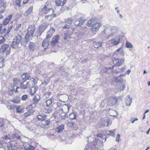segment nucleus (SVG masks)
I'll list each match as a JSON object with an SVG mask.
<instances>
[{
	"label": "nucleus",
	"instance_id": "nucleus-62",
	"mask_svg": "<svg viewBox=\"0 0 150 150\" xmlns=\"http://www.w3.org/2000/svg\"><path fill=\"white\" fill-rule=\"evenodd\" d=\"M8 150H14V149L13 148V146L11 145L9 146L8 145Z\"/></svg>",
	"mask_w": 150,
	"mask_h": 150
},
{
	"label": "nucleus",
	"instance_id": "nucleus-52",
	"mask_svg": "<svg viewBox=\"0 0 150 150\" xmlns=\"http://www.w3.org/2000/svg\"><path fill=\"white\" fill-rule=\"evenodd\" d=\"M28 98V96L27 95H24L22 96L21 100H26Z\"/></svg>",
	"mask_w": 150,
	"mask_h": 150
},
{
	"label": "nucleus",
	"instance_id": "nucleus-54",
	"mask_svg": "<svg viewBox=\"0 0 150 150\" xmlns=\"http://www.w3.org/2000/svg\"><path fill=\"white\" fill-rule=\"evenodd\" d=\"M25 75L26 80L28 79L31 77V75L28 73H25Z\"/></svg>",
	"mask_w": 150,
	"mask_h": 150
},
{
	"label": "nucleus",
	"instance_id": "nucleus-59",
	"mask_svg": "<svg viewBox=\"0 0 150 150\" xmlns=\"http://www.w3.org/2000/svg\"><path fill=\"white\" fill-rule=\"evenodd\" d=\"M4 38L2 37L0 38V45L4 41Z\"/></svg>",
	"mask_w": 150,
	"mask_h": 150
},
{
	"label": "nucleus",
	"instance_id": "nucleus-44",
	"mask_svg": "<svg viewBox=\"0 0 150 150\" xmlns=\"http://www.w3.org/2000/svg\"><path fill=\"white\" fill-rule=\"evenodd\" d=\"M76 115L75 113H71L69 115V117L71 120H73L76 118Z\"/></svg>",
	"mask_w": 150,
	"mask_h": 150
},
{
	"label": "nucleus",
	"instance_id": "nucleus-8",
	"mask_svg": "<svg viewBox=\"0 0 150 150\" xmlns=\"http://www.w3.org/2000/svg\"><path fill=\"white\" fill-rule=\"evenodd\" d=\"M19 88L17 86L14 85L13 87L9 88L8 89V93L10 96L13 95V93L18 92L17 90Z\"/></svg>",
	"mask_w": 150,
	"mask_h": 150
},
{
	"label": "nucleus",
	"instance_id": "nucleus-28",
	"mask_svg": "<svg viewBox=\"0 0 150 150\" xmlns=\"http://www.w3.org/2000/svg\"><path fill=\"white\" fill-rule=\"evenodd\" d=\"M103 42H93V45L95 48H98L102 45Z\"/></svg>",
	"mask_w": 150,
	"mask_h": 150
},
{
	"label": "nucleus",
	"instance_id": "nucleus-60",
	"mask_svg": "<svg viewBox=\"0 0 150 150\" xmlns=\"http://www.w3.org/2000/svg\"><path fill=\"white\" fill-rule=\"evenodd\" d=\"M52 13V14H51V17L52 18V19L54 17H56V15L55 13H52L51 12H50Z\"/></svg>",
	"mask_w": 150,
	"mask_h": 150
},
{
	"label": "nucleus",
	"instance_id": "nucleus-40",
	"mask_svg": "<svg viewBox=\"0 0 150 150\" xmlns=\"http://www.w3.org/2000/svg\"><path fill=\"white\" fill-rule=\"evenodd\" d=\"M28 82H30L31 83H30V84L31 86L32 85H35V84L36 83H37V82L36 81V80L33 78H31L30 79V80Z\"/></svg>",
	"mask_w": 150,
	"mask_h": 150
},
{
	"label": "nucleus",
	"instance_id": "nucleus-2",
	"mask_svg": "<svg viewBox=\"0 0 150 150\" xmlns=\"http://www.w3.org/2000/svg\"><path fill=\"white\" fill-rule=\"evenodd\" d=\"M96 20L95 18H92L86 23L88 27H90L92 24L91 32L93 34H96L101 25L100 23L96 22Z\"/></svg>",
	"mask_w": 150,
	"mask_h": 150
},
{
	"label": "nucleus",
	"instance_id": "nucleus-43",
	"mask_svg": "<svg viewBox=\"0 0 150 150\" xmlns=\"http://www.w3.org/2000/svg\"><path fill=\"white\" fill-rule=\"evenodd\" d=\"M43 111L46 113L49 114L52 111V110L50 108H45L43 109Z\"/></svg>",
	"mask_w": 150,
	"mask_h": 150
},
{
	"label": "nucleus",
	"instance_id": "nucleus-27",
	"mask_svg": "<svg viewBox=\"0 0 150 150\" xmlns=\"http://www.w3.org/2000/svg\"><path fill=\"white\" fill-rule=\"evenodd\" d=\"M33 7L31 6L26 11L23 13V15L26 17L27 16L30 14L33 11Z\"/></svg>",
	"mask_w": 150,
	"mask_h": 150
},
{
	"label": "nucleus",
	"instance_id": "nucleus-36",
	"mask_svg": "<svg viewBox=\"0 0 150 150\" xmlns=\"http://www.w3.org/2000/svg\"><path fill=\"white\" fill-rule=\"evenodd\" d=\"M6 8L5 4H2L0 5V13H3L5 10Z\"/></svg>",
	"mask_w": 150,
	"mask_h": 150
},
{
	"label": "nucleus",
	"instance_id": "nucleus-63",
	"mask_svg": "<svg viewBox=\"0 0 150 150\" xmlns=\"http://www.w3.org/2000/svg\"><path fill=\"white\" fill-rule=\"evenodd\" d=\"M32 105L31 104L27 106L26 107V109L30 110V109H32Z\"/></svg>",
	"mask_w": 150,
	"mask_h": 150
},
{
	"label": "nucleus",
	"instance_id": "nucleus-11",
	"mask_svg": "<svg viewBox=\"0 0 150 150\" xmlns=\"http://www.w3.org/2000/svg\"><path fill=\"white\" fill-rule=\"evenodd\" d=\"M49 25V24L48 23H43L39 27V30L40 35L47 27Z\"/></svg>",
	"mask_w": 150,
	"mask_h": 150
},
{
	"label": "nucleus",
	"instance_id": "nucleus-20",
	"mask_svg": "<svg viewBox=\"0 0 150 150\" xmlns=\"http://www.w3.org/2000/svg\"><path fill=\"white\" fill-rule=\"evenodd\" d=\"M36 46L35 43L33 42H30L28 46V48L30 52H33L35 49Z\"/></svg>",
	"mask_w": 150,
	"mask_h": 150
},
{
	"label": "nucleus",
	"instance_id": "nucleus-35",
	"mask_svg": "<svg viewBox=\"0 0 150 150\" xmlns=\"http://www.w3.org/2000/svg\"><path fill=\"white\" fill-rule=\"evenodd\" d=\"M125 87V84L124 83H120L117 88V91L123 90Z\"/></svg>",
	"mask_w": 150,
	"mask_h": 150
},
{
	"label": "nucleus",
	"instance_id": "nucleus-32",
	"mask_svg": "<svg viewBox=\"0 0 150 150\" xmlns=\"http://www.w3.org/2000/svg\"><path fill=\"white\" fill-rule=\"evenodd\" d=\"M64 127V125H61L56 128V131L58 133L60 132L63 130Z\"/></svg>",
	"mask_w": 150,
	"mask_h": 150
},
{
	"label": "nucleus",
	"instance_id": "nucleus-10",
	"mask_svg": "<svg viewBox=\"0 0 150 150\" xmlns=\"http://www.w3.org/2000/svg\"><path fill=\"white\" fill-rule=\"evenodd\" d=\"M59 38V35H57L53 37L52 38L51 41L50 42V44L54 46L58 42Z\"/></svg>",
	"mask_w": 150,
	"mask_h": 150
},
{
	"label": "nucleus",
	"instance_id": "nucleus-3",
	"mask_svg": "<svg viewBox=\"0 0 150 150\" xmlns=\"http://www.w3.org/2000/svg\"><path fill=\"white\" fill-rule=\"evenodd\" d=\"M22 38L20 35L17 34L15 37L12 44L13 48H16L17 47H20L21 46V40Z\"/></svg>",
	"mask_w": 150,
	"mask_h": 150
},
{
	"label": "nucleus",
	"instance_id": "nucleus-7",
	"mask_svg": "<svg viewBox=\"0 0 150 150\" xmlns=\"http://www.w3.org/2000/svg\"><path fill=\"white\" fill-rule=\"evenodd\" d=\"M35 27L34 25H31L29 26L28 29L27 33L26 35L30 38L32 37L35 30Z\"/></svg>",
	"mask_w": 150,
	"mask_h": 150
},
{
	"label": "nucleus",
	"instance_id": "nucleus-25",
	"mask_svg": "<svg viewBox=\"0 0 150 150\" xmlns=\"http://www.w3.org/2000/svg\"><path fill=\"white\" fill-rule=\"evenodd\" d=\"M50 39L49 38H47L46 37V38L42 42V46L44 47H47L49 44V40Z\"/></svg>",
	"mask_w": 150,
	"mask_h": 150
},
{
	"label": "nucleus",
	"instance_id": "nucleus-38",
	"mask_svg": "<svg viewBox=\"0 0 150 150\" xmlns=\"http://www.w3.org/2000/svg\"><path fill=\"white\" fill-rule=\"evenodd\" d=\"M72 33V32L71 31V33H69L68 35L65 33L64 34V39L66 41H68V40L70 39V36L69 35H70V34H71Z\"/></svg>",
	"mask_w": 150,
	"mask_h": 150
},
{
	"label": "nucleus",
	"instance_id": "nucleus-23",
	"mask_svg": "<svg viewBox=\"0 0 150 150\" xmlns=\"http://www.w3.org/2000/svg\"><path fill=\"white\" fill-rule=\"evenodd\" d=\"M132 98L129 96H128L125 101L126 105L127 106H130L132 103Z\"/></svg>",
	"mask_w": 150,
	"mask_h": 150
},
{
	"label": "nucleus",
	"instance_id": "nucleus-14",
	"mask_svg": "<svg viewBox=\"0 0 150 150\" xmlns=\"http://www.w3.org/2000/svg\"><path fill=\"white\" fill-rule=\"evenodd\" d=\"M31 83L30 82H27L26 83L24 82H23L21 84L20 87L21 89H25L29 88L31 86L30 84Z\"/></svg>",
	"mask_w": 150,
	"mask_h": 150
},
{
	"label": "nucleus",
	"instance_id": "nucleus-18",
	"mask_svg": "<svg viewBox=\"0 0 150 150\" xmlns=\"http://www.w3.org/2000/svg\"><path fill=\"white\" fill-rule=\"evenodd\" d=\"M30 38V37L28 36V35H26L25 37L23 39L22 38V40H21V45L25 46L27 43L29 42Z\"/></svg>",
	"mask_w": 150,
	"mask_h": 150
},
{
	"label": "nucleus",
	"instance_id": "nucleus-47",
	"mask_svg": "<svg viewBox=\"0 0 150 150\" xmlns=\"http://www.w3.org/2000/svg\"><path fill=\"white\" fill-rule=\"evenodd\" d=\"M77 20L78 22H79L81 25L85 21L84 19L82 17L79 18V19H78Z\"/></svg>",
	"mask_w": 150,
	"mask_h": 150
},
{
	"label": "nucleus",
	"instance_id": "nucleus-42",
	"mask_svg": "<svg viewBox=\"0 0 150 150\" xmlns=\"http://www.w3.org/2000/svg\"><path fill=\"white\" fill-rule=\"evenodd\" d=\"M125 47L127 48H132L133 47V46L131 43L127 41L125 44Z\"/></svg>",
	"mask_w": 150,
	"mask_h": 150
},
{
	"label": "nucleus",
	"instance_id": "nucleus-56",
	"mask_svg": "<svg viewBox=\"0 0 150 150\" xmlns=\"http://www.w3.org/2000/svg\"><path fill=\"white\" fill-rule=\"evenodd\" d=\"M33 101L35 103H37L39 101V99L35 96L33 98Z\"/></svg>",
	"mask_w": 150,
	"mask_h": 150
},
{
	"label": "nucleus",
	"instance_id": "nucleus-53",
	"mask_svg": "<svg viewBox=\"0 0 150 150\" xmlns=\"http://www.w3.org/2000/svg\"><path fill=\"white\" fill-rule=\"evenodd\" d=\"M138 120V119L137 118H132L130 120V121L132 123H133L135 121H137Z\"/></svg>",
	"mask_w": 150,
	"mask_h": 150
},
{
	"label": "nucleus",
	"instance_id": "nucleus-26",
	"mask_svg": "<svg viewBox=\"0 0 150 150\" xmlns=\"http://www.w3.org/2000/svg\"><path fill=\"white\" fill-rule=\"evenodd\" d=\"M13 81L14 83L17 85L20 84V85L23 82L22 81V79L21 78H14L13 79Z\"/></svg>",
	"mask_w": 150,
	"mask_h": 150
},
{
	"label": "nucleus",
	"instance_id": "nucleus-34",
	"mask_svg": "<svg viewBox=\"0 0 150 150\" xmlns=\"http://www.w3.org/2000/svg\"><path fill=\"white\" fill-rule=\"evenodd\" d=\"M35 110L33 109H30L28 110L27 112L24 114V115L25 117H27L30 115L33 114L35 112Z\"/></svg>",
	"mask_w": 150,
	"mask_h": 150
},
{
	"label": "nucleus",
	"instance_id": "nucleus-15",
	"mask_svg": "<svg viewBox=\"0 0 150 150\" xmlns=\"http://www.w3.org/2000/svg\"><path fill=\"white\" fill-rule=\"evenodd\" d=\"M118 101L117 97H114L111 98L109 100V103L110 105H115Z\"/></svg>",
	"mask_w": 150,
	"mask_h": 150
},
{
	"label": "nucleus",
	"instance_id": "nucleus-13",
	"mask_svg": "<svg viewBox=\"0 0 150 150\" xmlns=\"http://www.w3.org/2000/svg\"><path fill=\"white\" fill-rule=\"evenodd\" d=\"M11 138L12 139H16V140L15 142L16 144H17L18 143V142H20L21 140L22 139V137L17 134H12Z\"/></svg>",
	"mask_w": 150,
	"mask_h": 150
},
{
	"label": "nucleus",
	"instance_id": "nucleus-64",
	"mask_svg": "<svg viewBox=\"0 0 150 150\" xmlns=\"http://www.w3.org/2000/svg\"><path fill=\"white\" fill-rule=\"evenodd\" d=\"M21 24H16V30H18L19 28L21 27Z\"/></svg>",
	"mask_w": 150,
	"mask_h": 150
},
{
	"label": "nucleus",
	"instance_id": "nucleus-50",
	"mask_svg": "<svg viewBox=\"0 0 150 150\" xmlns=\"http://www.w3.org/2000/svg\"><path fill=\"white\" fill-rule=\"evenodd\" d=\"M45 19L50 21H51L52 20V18L51 17L50 14L45 16Z\"/></svg>",
	"mask_w": 150,
	"mask_h": 150
},
{
	"label": "nucleus",
	"instance_id": "nucleus-29",
	"mask_svg": "<svg viewBox=\"0 0 150 150\" xmlns=\"http://www.w3.org/2000/svg\"><path fill=\"white\" fill-rule=\"evenodd\" d=\"M46 116L44 114H41L38 115L37 117L39 120L42 121L45 118Z\"/></svg>",
	"mask_w": 150,
	"mask_h": 150
},
{
	"label": "nucleus",
	"instance_id": "nucleus-51",
	"mask_svg": "<svg viewBox=\"0 0 150 150\" xmlns=\"http://www.w3.org/2000/svg\"><path fill=\"white\" fill-rule=\"evenodd\" d=\"M70 25H69L67 23L65 25L62 27L63 29H66L67 28H69V30H71L72 31V29L71 28H69V26Z\"/></svg>",
	"mask_w": 150,
	"mask_h": 150
},
{
	"label": "nucleus",
	"instance_id": "nucleus-6",
	"mask_svg": "<svg viewBox=\"0 0 150 150\" xmlns=\"http://www.w3.org/2000/svg\"><path fill=\"white\" fill-rule=\"evenodd\" d=\"M112 60L114 64L116 66H120L122 65L125 61L124 58L118 59L116 58H112Z\"/></svg>",
	"mask_w": 150,
	"mask_h": 150
},
{
	"label": "nucleus",
	"instance_id": "nucleus-37",
	"mask_svg": "<svg viewBox=\"0 0 150 150\" xmlns=\"http://www.w3.org/2000/svg\"><path fill=\"white\" fill-rule=\"evenodd\" d=\"M4 119L0 118V129L3 130V128L4 126Z\"/></svg>",
	"mask_w": 150,
	"mask_h": 150
},
{
	"label": "nucleus",
	"instance_id": "nucleus-61",
	"mask_svg": "<svg viewBox=\"0 0 150 150\" xmlns=\"http://www.w3.org/2000/svg\"><path fill=\"white\" fill-rule=\"evenodd\" d=\"M118 71H119V70L118 69L117 70H113L112 71V73H113L115 74H118L119 73H120L118 72Z\"/></svg>",
	"mask_w": 150,
	"mask_h": 150
},
{
	"label": "nucleus",
	"instance_id": "nucleus-22",
	"mask_svg": "<svg viewBox=\"0 0 150 150\" xmlns=\"http://www.w3.org/2000/svg\"><path fill=\"white\" fill-rule=\"evenodd\" d=\"M38 89V87L36 86H33L30 89V94L31 96L33 95L35 93Z\"/></svg>",
	"mask_w": 150,
	"mask_h": 150
},
{
	"label": "nucleus",
	"instance_id": "nucleus-48",
	"mask_svg": "<svg viewBox=\"0 0 150 150\" xmlns=\"http://www.w3.org/2000/svg\"><path fill=\"white\" fill-rule=\"evenodd\" d=\"M16 111L20 113L23 112V109L21 108L20 106H18L16 108Z\"/></svg>",
	"mask_w": 150,
	"mask_h": 150
},
{
	"label": "nucleus",
	"instance_id": "nucleus-58",
	"mask_svg": "<svg viewBox=\"0 0 150 150\" xmlns=\"http://www.w3.org/2000/svg\"><path fill=\"white\" fill-rule=\"evenodd\" d=\"M74 25H76L78 26L79 27L81 26L78 20L76 21L75 22Z\"/></svg>",
	"mask_w": 150,
	"mask_h": 150
},
{
	"label": "nucleus",
	"instance_id": "nucleus-21",
	"mask_svg": "<svg viewBox=\"0 0 150 150\" xmlns=\"http://www.w3.org/2000/svg\"><path fill=\"white\" fill-rule=\"evenodd\" d=\"M66 1V0H57L55 1L56 5L57 6H62L65 4Z\"/></svg>",
	"mask_w": 150,
	"mask_h": 150
},
{
	"label": "nucleus",
	"instance_id": "nucleus-9",
	"mask_svg": "<svg viewBox=\"0 0 150 150\" xmlns=\"http://www.w3.org/2000/svg\"><path fill=\"white\" fill-rule=\"evenodd\" d=\"M114 54L118 57H120L125 55V53L123 50L120 47L117 50L114 52Z\"/></svg>",
	"mask_w": 150,
	"mask_h": 150
},
{
	"label": "nucleus",
	"instance_id": "nucleus-45",
	"mask_svg": "<svg viewBox=\"0 0 150 150\" xmlns=\"http://www.w3.org/2000/svg\"><path fill=\"white\" fill-rule=\"evenodd\" d=\"M3 139L6 140H10L12 139L11 135L8 134V135H6L3 137Z\"/></svg>",
	"mask_w": 150,
	"mask_h": 150
},
{
	"label": "nucleus",
	"instance_id": "nucleus-17",
	"mask_svg": "<svg viewBox=\"0 0 150 150\" xmlns=\"http://www.w3.org/2000/svg\"><path fill=\"white\" fill-rule=\"evenodd\" d=\"M55 31V30L53 28H51L48 31L47 33L46 37L47 38L50 39L53 35V33Z\"/></svg>",
	"mask_w": 150,
	"mask_h": 150
},
{
	"label": "nucleus",
	"instance_id": "nucleus-19",
	"mask_svg": "<svg viewBox=\"0 0 150 150\" xmlns=\"http://www.w3.org/2000/svg\"><path fill=\"white\" fill-rule=\"evenodd\" d=\"M24 147L25 150H33L34 149V147L28 143L24 144Z\"/></svg>",
	"mask_w": 150,
	"mask_h": 150
},
{
	"label": "nucleus",
	"instance_id": "nucleus-24",
	"mask_svg": "<svg viewBox=\"0 0 150 150\" xmlns=\"http://www.w3.org/2000/svg\"><path fill=\"white\" fill-rule=\"evenodd\" d=\"M50 122V120L49 119H45V118L41 121V124L44 126L49 125Z\"/></svg>",
	"mask_w": 150,
	"mask_h": 150
},
{
	"label": "nucleus",
	"instance_id": "nucleus-4",
	"mask_svg": "<svg viewBox=\"0 0 150 150\" xmlns=\"http://www.w3.org/2000/svg\"><path fill=\"white\" fill-rule=\"evenodd\" d=\"M11 49V47L8 45L3 44L0 49V53L3 54L4 56H6L9 54Z\"/></svg>",
	"mask_w": 150,
	"mask_h": 150
},
{
	"label": "nucleus",
	"instance_id": "nucleus-49",
	"mask_svg": "<svg viewBox=\"0 0 150 150\" xmlns=\"http://www.w3.org/2000/svg\"><path fill=\"white\" fill-rule=\"evenodd\" d=\"M114 66H112V67H105V69L106 70L105 72L106 73H107L108 72V71H107V70L108 69H110V70H113L114 68Z\"/></svg>",
	"mask_w": 150,
	"mask_h": 150
},
{
	"label": "nucleus",
	"instance_id": "nucleus-1",
	"mask_svg": "<svg viewBox=\"0 0 150 150\" xmlns=\"http://www.w3.org/2000/svg\"><path fill=\"white\" fill-rule=\"evenodd\" d=\"M119 30V28L116 26H112L106 28L102 32V34L105 35V37L108 39L118 33Z\"/></svg>",
	"mask_w": 150,
	"mask_h": 150
},
{
	"label": "nucleus",
	"instance_id": "nucleus-57",
	"mask_svg": "<svg viewBox=\"0 0 150 150\" xmlns=\"http://www.w3.org/2000/svg\"><path fill=\"white\" fill-rule=\"evenodd\" d=\"M120 135L119 134H118L117 135V137L116 139V141L119 142L120 141L119 139L120 138Z\"/></svg>",
	"mask_w": 150,
	"mask_h": 150
},
{
	"label": "nucleus",
	"instance_id": "nucleus-33",
	"mask_svg": "<svg viewBox=\"0 0 150 150\" xmlns=\"http://www.w3.org/2000/svg\"><path fill=\"white\" fill-rule=\"evenodd\" d=\"M21 98L19 97H15L14 99H11V101L15 103H18L21 101Z\"/></svg>",
	"mask_w": 150,
	"mask_h": 150
},
{
	"label": "nucleus",
	"instance_id": "nucleus-55",
	"mask_svg": "<svg viewBox=\"0 0 150 150\" xmlns=\"http://www.w3.org/2000/svg\"><path fill=\"white\" fill-rule=\"evenodd\" d=\"M125 69V68L124 67H122L118 69L119 71L118 72L120 73L124 71Z\"/></svg>",
	"mask_w": 150,
	"mask_h": 150
},
{
	"label": "nucleus",
	"instance_id": "nucleus-39",
	"mask_svg": "<svg viewBox=\"0 0 150 150\" xmlns=\"http://www.w3.org/2000/svg\"><path fill=\"white\" fill-rule=\"evenodd\" d=\"M4 59L3 57H0V68L4 67Z\"/></svg>",
	"mask_w": 150,
	"mask_h": 150
},
{
	"label": "nucleus",
	"instance_id": "nucleus-31",
	"mask_svg": "<svg viewBox=\"0 0 150 150\" xmlns=\"http://www.w3.org/2000/svg\"><path fill=\"white\" fill-rule=\"evenodd\" d=\"M114 80L115 82H116L117 83H122V82L123 81V80L120 77L115 76L114 77Z\"/></svg>",
	"mask_w": 150,
	"mask_h": 150
},
{
	"label": "nucleus",
	"instance_id": "nucleus-16",
	"mask_svg": "<svg viewBox=\"0 0 150 150\" xmlns=\"http://www.w3.org/2000/svg\"><path fill=\"white\" fill-rule=\"evenodd\" d=\"M13 16V14H11L6 17L2 23V24L4 25H7L10 22Z\"/></svg>",
	"mask_w": 150,
	"mask_h": 150
},
{
	"label": "nucleus",
	"instance_id": "nucleus-12",
	"mask_svg": "<svg viewBox=\"0 0 150 150\" xmlns=\"http://www.w3.org/2000/svg\"><path fill=\"white\" fill-rule=\"evenodd\" d=\"M120 38L119 36H116L115 38L110 40L113 46L117 45L119 43Z\"/></svg>",
	"mask_w": 150,
	"mask_h": 150
},
{
	"label": "nucleus",
	"instance_id": "nucleus-41",
	"mask_svg": "<svg viewBox=\"0 0 150 150\" xmlns=\"http://www.w3.org/2000/svg\"><path fill=\"white\" fill-rule=\"evenodd\" d=\"M52 101V98H51L49 100H48L46 101V105L47 107H49L50 105L53 102Z\"/></svg>",
	"mask_w": 150,
	"mask_h": 150
},
{
	"label": "nucleus",
	"instance_id": "nucleus-30",
	"mask_svg": "<svg viewBox=\"0 0 150 150\" xmlns=\"http://www.w3.org/2000/svg\"><path fill=\"white\" fill-rule=\"evenodd\" d=\"M109 113L110 116L116 117L118 115V113L115 111L113 110H110Z\"/></svg>",
	"mask_w": 150,
	"mask_h": 150
},
{
	"label": "nucleus",
	"instance_id": "nucleus-46",
	"mask_svg": "<svg viewBox=\"0 0 150 150\" xmlns=\"http://www.w3.org/2000/svg\"><path fill=\"white\" fill-rule=\"evenodd\" d=\"M72 21L73 20L71 18H69L65 22L67 24H68L70 25H71V24Z\"/></svg>",
	"mask_w": 150,
	"mask_h": 150
},
{
	"label": "nucleus",
	"instance_id": "nucleus-5",
	"mask_svg": "<svg viewBox=\"0 0 150 150\" xmlns=\"http://www.w3.org/2000/svg\"><path fill=\"white\" fill-rule=\"evenodd\" d=\"M42 10L43 13L45 14H48L50 12H51L52 13H54V10L50 7L49 3L47 2L46 3L45 5Z\"/></svg>",
	"mask_w": 150,
	"mask_h": 150
}]
</instances>
